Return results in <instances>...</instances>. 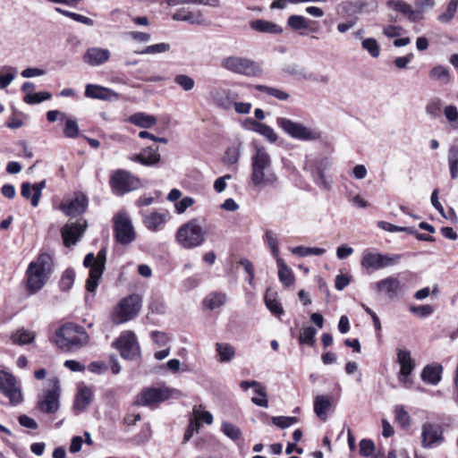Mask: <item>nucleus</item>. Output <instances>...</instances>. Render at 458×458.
Segmentation results:
<instances>
[{"label": "nucleus", "instance_id": "3", "mask_svg": "<svg viewBox=\"0 0 458 458\" xmlns=\"http://www.w3.org/2000/svg\"><path fill=\"white\" fill-rule=\"evenodd\" d=\"M53 267L50 255L41 253L26 270L27 290L30 294L38 292L47 283Z\"/></svg>", "mask_w": 458, "mask_h": 458}, {"label": "nucleus", "instance_id": "34", "mask_svg": "<svg viewBox=\"0 0 458 458\" xmlns=\"http://www.w3.org/2000/svg\"><path fill=\"white\" fill-rule=\"evenodd\" d=\"M276 264L278 267V277L280 282L285 285L290 286L294 282V276L293 270L285 264L284 259L277 258Z\"/></svg>", "mask_w": 458, "mask_h": 458}, {"label": "nucleus", "instance_id": "32", "mask_svg": "<svg viewBox=\"0 0 458 458\" xmlns=\"http://www.w3.org/2000/svg\"><path fill=\"white\" fill-rule=\"evenodd\" d=\"M428 78L430 81L438 82L441 85H447L452 80L449 70L443 65L434 66L428 72Z\"/></svg>", "mask_w": 458, "mask_h": 458}, {"label": "nucleus", "instance_id": "33", "mask_svg": "<svg viewBox=\"0 0 458 458\" xmlns=\"http://www.w3.org/2000/svg\"><path fill=\"white\" fill-rule=\"evenodd\" d=\"M250 28L259 32L269 34H281L283 32L281 26L265 20H255L251 21Z\"/></svg>", "mask_w": 458, "mask_h": 458}, {"label": "nucleus", "instance_id": "26", "mask_svg": "<svg viewBox=\"0 0 458 458\" xmlns=\"http://www.w3.org/2000/svg\"><path fill=\"white\" fill-rule=\"evenodd\" d=\"M174 21H186L192 25H200L204 18L200 11L191 12L186 8L178 9L172 16Z\"/></svg>", "mask_w": 458, "mask_h": 458}, {"label": "nucleus", "instance_id": "51", "mask_svg": "<svg viewBox=\"0 0 458 458\" xmlns=\"http://www.w3.org/2000/svg\"><path fill=\"white\" fill-rule=\"evenodd\" d=\"M265 241H266L267 246L269 247L273 257L276 259H277V258H280L279 257L278 240H277L276 234L274 232L267 230L265 233Z\"/></svg>", "mask_w": 458, "mask_h": 458}, {"label": "nucleus", "instance_id": "10", "mask_svg": "<svg viewBox=\"0 0 458 458\" xmlns=\"http://www.w3.org/2000/svg\"><path fill=\"white\" fill-rule=\"evenodd\" d=\"M60 381L52 377L47 379V389L42 398L38 402V408L41 412L54 414L59 410Z\"/></svg>", "mask_w": 458, "mask_h": 458}, {"label": "nucleus", "instance_id": "30", "mask_svg": "<svg viewBox=\"0 0 458 458\" xmlns=\"http://www.w3.org/2000/svg\"><path fill=\"white\" fill-rule=\"evenodd\" d=\"M442 366L439 364L427 365L421 372V379L431 385H437L441 380Z\"/></svg>", "mask_w": 458, "mask_h": 458}, {"label": "nucleus", "instance_id": "21", "mask_svg": "<svg viewBox=\"0 0 458 458\" xmlns=\"http://www.w3.org/2000/svg\"><path fill=\"white\" fill-rule=\"evenodd\" d=\"M111 57V52L107 48L98 47H89L82 56L85 64L90 66H100L106 63Z\"/></svg>", "mask_w": 458, "mask_h": 458}, {"label": "nucleus", "instance_id": "7", "mask_svg": "<svg viewBox=\"0 0 458 458\" xmlns=\"http://www.w3.org/2000/svg\"><path fill=\"white\" fill-rule=\"evenodd\" d=\"M276 124L290 137L302 141H315L321 138V131L317 128L307 127L304 124L285 117H277Z\"/></svg>", "mask_w": 458, "mask_h": 458}, {"label": "nucleus", "instance_id": "35", "mask_svg": "<svg viewBox=\"0 0 458 458\" xmlns=\"http://www.w3.org/2000/svg\"><path fill=\"white\" fill-rule=\"evenodd\" d=\"M457 10L458 0H449L444 12L437 15V21L441 24H449L454 19Z\"/></svg>", "mask_w": 458, "mask_h": 458}, {"label": "nucleus", "instance_id": "18", "mask_svg": "<svg viewBox=\"0 0 458 458\" xmlns=\"http://www.w3.org/2000/svg\"><path fill=\"white\" fill-rule=\"evenodd\" d=\"M397 361L400 364L398 379L405 387H410L411 380L409 376L415 368V362L411 357V352L407 350H398Z\"/></svg>", "mask_w": 458, "mask_h": 458}, {"label": "nucleus", "instance_id": "27", "mask_svg": "<svg viewBox=\"0 0 458 458\" xmlns=\"http://www.w3.org/2000/svg\"><path fill=\"white\" fill-rule=\"evenodd\" d=\"M331 400V396L324 394H318L314 398V412L322 421H326L327 420V412L332 406Z\"/></svg>", "mask_w": 458, "mask_h": 458}, {"label": "nucleus", "instance_id": "17", "mask_svg": "<svg viewBox=\"0 0 458 458\" xmlns=\"http://www.w3.org/2000/svg\"><path fill=\"white\" fill-rule=\"evenodd\" d=\"M176 390H171L167 387L146 388L138 395L135 403L142 406H152L170 398Z\"/></svg>", "mask_w": 458, "mask_h": 458}, {"label": "nucleus", "instance_id": "63", "mask_svg": "<svg viewBox=\"0 0 458 458\" xmlns=\"http://www.w3.org/2000/svg\"><path fill=\"white\" fill-rule=\"evenodd\" d=\"M409 310L412 314L417 315L420 318L428 317L434 312L433 307L428 304L420 306L411 305Z\"/></svg>", "mask_w": 458, "mask_h": 458}, {"label": "nucleus", "instance_id": "29", "mask_svg": "<svg viewBox=\"0 0 458 458\" xmlns=\"http://www.w3.org/2000/svg\"><path fill=\"white\" fill-rule=\"evenodd\" d=\"M92 401V391L87 386L81 387L76 394L73 408L81 412L84 411Z\"/></svg>", "mask_w": 458, "mask_h": 458}, {"label": "nucleus", "instance_id": "2", "mask_svg": "<svg viewBox=\"0 0 458 458\" xmlns=\"http://www.w3.org/2000/svg\"><path fill=\"white\" fill-rule=\"evenodd\" d=\"M89 336L83 327L67 323L62 326L54 337L55 344L63 351L74 352L85 346Z\"/></svg>", "mask_w": 458, "mask_h": 458}, {"label": "nucleus", "instance_id": "25", "mask_svg": "<svg viewBox=\"0 0 458 458\" xmlns=\"http://www.w3.org/2000/svg\"><path fill=\"white\" fill-rule=\"evenodd\" d=\"M378 292L386 293L389 298L395 297L402 290L401 282L394 276H388L376 284Z\"/></svg>", "mask_w": 458, "mask_h": 458}, {"label": "nucleus", "instance_id": "43", "mask_svg": "<svg viewBox=\"0 0 458 458\" xmlns=\"http://www.w3.org/2000/svg\"><path fill=\"white\" fill-rule=\"evenodd\" d=\"M291 252L294 255L300 257H307V256H320L326 252V250L318 247H304V246H297L290 249Z\"/></svg>", "mask_w": 458, "mask_h": 458}, {"label": "nucleus", "instance_id": "12", "mask_svg": "<svg viewBox=\"0 0 458 458\" xmlns=\"http://www.w3.org/2000/svg\"><path fill=\"white\" fill-rule=\"evenodd\" d=\"M114 230L116 241L123 245H127L135 239L136 233L131 221L123 211L114 216Z\"/></svg>", "mask_w": 458, "mask_h": 458}, {"label": "nucleus", "instance_id": "5", "mask_svg": "<svg viewBox=\"0 0 458 458\" xmlns=\"http://www.w3.org/2000/svg\"><path fill=\"white\" fill-rule=\"evenodd\" d=\"M206 233L198 218H192L181 225L176 233V242L184 249H193L204 243Z\"/></svg>", "mask_w": 458, "mask_h": 458}, {"label": "nucleus", "instance_id": "53", "mask_svg": "<svg viewBox=\"0 0 458 458\" xmlns=\"http://www.w3.org/2000/svg\"><path fill=\"white\" fill-rule=\"evenodd\" d=\"M52 98V95L47 91H41L38 93H29L27 94L23 101L28 105H35L41 103L43 101L48 100Z\"/></svg>", "mask_w": 458, "mask_h": 458}, {"label": "nucleus", "instance_id": "56", "mask_svg": "<svg viewBox=\"0 0 458 458\" xmlns=\"http://www.w3.org/2000/svg\"><path fill=\"white\" fill-rule=\"evenodd\" d=\"M444 114L454 130H458V109L455 106L448 105L444 108Z\"/></svg>", "mask_w": 458, "mask_h": 458}, {"label": "nucleus", "instance_id": "24", "mask_svg": "<svg viewBox=\"0 0 458 458\" xmlns=\"http://www.w3.org/2000/svg\"><path fill=\"white\" fill-rule=\"evenodd\" d=\"M387 4L390 8L406 15L411 21H418L423 18V13L420 10L413 9L411 4L403 0H391Z\"/></svg>", "mask_w": 458, "mask_h": 458}, {"label": "nucleus", "instance_id": "15", "mask_svg": "<svg viewBox=\"0 0 458 458\" xmlns=\"http://www.w3.org/2000/svg\"><path fill=\"white\" fill-rule=\"evenodd\" d=\"M0 392L9 399L12 405H17L22 402V394L17 386L16 378L4 370H0Z\"/></svg>", "mask_w": 458, "mask_h": 458}, {"label": "nucleus", "instance_id": "54", "mask_svg": "<svg viewBox=\"0 0 458 458\" xmlns=\"http://www.w3.org/2000/svg\"><path fill=\"white\" fill-rule=\"evenodd\" d=\"M221 429L226 437L233 441H236L242 436L241 429L237 426L227 421L222 423Z\"/></svg>", "mask_w": 458, "mask_h": 458}, {"label": "nucleus", "instance_id": "19", "mask_svg": "<svg viewBox=\"0 0 458 458\" xmlns=\"http://www.w3.org/2000/svg\"><path fill=\"white\" fill-rule=\"evenodd\" d=\"M209 97L216 106L224 110H229L233 105V100L238 98L231 89L222 87L211 89Z\"/></svg>", "mask_w": 458, "mask_h": 458}, {"label": "nucleus", "instance_id": "44", "mask_svg": "<svg viewBox=\"0 0 458 458\" xmlns=\"http://www.w3.org/2000/svg\"><path fill=\"white\" fill-rule=\"evenodd\" d=\"M143 165L150 166L157 164L160 160V155L157 148L148 147L142 150Z\"/></svg>", "mask_w": 458, "mask_h": 458}, {"label": "nucleus", "instance_id": "64", "mask_svg": "<svg viewBox=\"0 0 458 458\" xmlns=\"http://www.w3.org/2000/svg\"><path fill=\"white\" fill-rule=\"evenodd\" d=\"M64 133L67 138H75L78 136L79 126L74 119H66Z\"/></svg>", "mask_w": 458, "mask_h": 458}, {"label": "nucleus", "instance_id": "6", "mask_svg": "<svg viewBox=\"0 0 458 458\" xmlns=\"http://www.w3.org/2000/svg\"><path fill=\"white\" fill-rule=\"evenodd\" d=\"M141 304L142 298L137 293L122 299L111 314L112 321L119 325L133 319L140 312Z\"/></svg>", "mask_w": 458, "mask_h": 458}, {"label": "nucleus", "instance_id": "37", "mask_svg": "<svg viewBox=\"0 0 458 458\" xmlns=\"http://www.w3.org/2000/svg\"><path fill=\"white\" fill-rule=\"evenodd\" d=\"M129 122L141 128H150L157 123V118L154 115L145 113H136L129 117Z\"/></svg>", "mask_w": 458, "mask_h": 458}, {"label": "nucleus", "instance_id": "38", "mask_svg": "<svg viewBox=\"0 0 458 458\" xmlns=\"http://www.w3.org/2000/svg\"><path fill=\"white\" fill-rule=\"evenodd\" d=\"M447 162L452 179L458 178V146L452 144L448 148Z\"/></svg>", "mask_w": 458, "mask_h": 458}, {"label": "nucleus", "instance_id": "55", "mask_svg": "<svg viewBox=\"0 0 458 458\" xmlns=\"http://www.w3.org/2000/svg\"><path fill=\"white\" fill-rule=\"evenodd\" d=\"M443 106V102L440 98H433L428 102L426 105L425 110L427 114L429 116L436 118L440 115L441 110Z\"/></svg>", "mask_w": 458, "mask_h": 458}, {"label": "nucleus", "instance_id": "57", "mask_svg": "<svg viewBox=\"0 0 458 458\" xmlns=\"http://www.w3.org/2000/svg\"><path fill=\"white\" fill-rule=\"evenodd\" d=\"M394 416H395V420L401 425V427L407 428L410 426V423H411L410 415L404 410L403 405H396L394 407Z\"/></svg>", "mask_w": 458, "mask_h": 458}, {"label": "nucleus", "instance_id": "22", "mask_svg": "<svg viewBox=\"0 0 458 458\" xmlns=\"http://www.w3.org/2000/svg\"><path fill=\"white\" fill-rule=\"evenodd\" d=\"M88 207V199L83 194H78L67 204H62L61 209L66 216H76L85 212Z\"/></svg>", "mask_w": 458, "mask_h": 458}, {"label": "nucleus", "instance_id": "48", "mask_svg": "<svg viewBox=\"0 0 458 458\" xmlns=\"http://www.w3.org/2000/svg\"><path fill=\"white\" fill-rule=\"evenodd\" d=\"M192 420H197L199 422V420L204 421L205 423L210 425L213 423V415L207 411L203 410V406L201 404L195 405L192 409Z\"/></svg>", "mask_w": 458, "mask_h": 458}, {"label": "nucleus", "instance_id": "13", "mask_svg": "<svg viewBox=\"0 0 458 458\" xmlns=\"http://www.w3.org/2000/svg\"><path fill=\"white\" fill-rule=\"evenodd\" d=\"M400 259V255H385L367 250L363 252L360 264L366 269L378 270L393 266L398 263Z\"/></svg>", "mask_w": 458, "mask_h": 458}, {"label": "nucleus", "instance_id": "16", "mask_svg": "<svg viewBox=\"0 0 458 458\" xmlns=\"http://www.w3.org/2000/svg\"><path fill=\"white\" fill-rule=\"evenodd\" d=\"M421 446L431 449L440 445L444 440V429L441 425L425 422L421 427Z\"/></svg>", "mask_w": 458, "mask_h": 458}, {"label": "nucleus", "instance_id": "11", "mask_svg": "<svg viewBox=\"0 0 458 458\" xmlns=\"http://www.w3.org/2000/svg\"><path fill=\"white\" fill-rule=\"evenodd\" d=\"M140 185V180L138 177L123 169L114 171L110 178V186L113 191L119 195L135 191Z\"/></svg>", "mask_w": 458, "mask_h": 458}, {"label": "nucleus", "instance_id": "41", "mask_svg": "<svg viewBox=\"0 0 458 458\" xmlns=\"http://www.w3.org/2000/svg\"><path fill=\"white\" fill-rule=\"evenodd\" d=\"M226 301V295L223 293H209L204 300V305L209 310L223 306Z\"/></svg>", "mask_w": 458, "mask_h": 458}, {"label": "nucleus", "instance_id": "14", "mask_svg": "<svg viewBox=\"0 0 458 458\" xmlns=\"http://www.w3.org/2000/svg\"><path fill=\"white\" fill-rule=\"evenodd\" d=\"M123 359L133 360L140 356V348L136 335L132 331H124L113 344Z\"/></svg>", "mask_w": 458, "mask_h": 458}, {"label": "nucleus", "instance_id": "23", "mask_svg": "<svg viewBox=\"0 0 458 458\" xmlns=\"http://www.w3.org/2000/svg\"><path fill=\"white\" fill-rule=\"evenodd\" d=\"M240 386L243 391H246L249 388L253 387L254 392L257 394L261 395L262 398H256L254 396L251 398V402L259 407L267 408L268 406L267 389L259 382H258L256 380L242 381L240 384Z\"/></svg>", "mask_w": 458, "mask_h": 458}, {"label": "nucleus", "instance_id": "42", "mask_svg": "<svg viewBox=\"0 0 458 458\" xmlns=\"http://www.w3.org/2000/svg\"><path fill=\"white\" fill-rule=\"evenodd\" d=\"M35 339V333L24 328L18 329L12 335V340L17 344H27Z\"/></svg>", "mask_w": 458, "mask_h": 458}, {"label": "nucleus", "instance_id": "31", "mask_svg": "<svg viewBox=\"0 0 458 458\" xmlns=\"http://www.w3.org/2000/svg\"><path fill=\"white\" fill-rule=\"evenodd\" d=\"M85 96L90 98L106 100L109 99L112 96H115V93L99 85L88 84L85 89Z\"/></svg>", "mask_w": 458, "mask_h": 458}, {"label": "nucleus", "instance_id": "4", "mask_svg": "<svg viewBox=\"0 0 458 458\" xmlns=\"http://www.w3.org/2000/svg\"><path fill=\"white\" fill-rule=\"evenodd\" d=\"M106 261V249L102 248L97 256L93 253H88L83 260V265L86 267H90L89 278L86 281V289L88 293L92 295H86V302L92 301L94 293L98 286L99 280L105 270Z\"/></svg>", "mask_w": 458, "mask_h": 458}, {"label": "nucleus", "instance_id": "28", "mask_svg": "<svg viewBox=\"0 0 458 458\" xmlns=\"http://www.w3.org/2000/svg\"><path fill=\"white\" fill-rule=\"evenodd\" d=\"M166 221V214L159 212H151L143 216L145 226L153 232L163 229Z\"/></svg>", "mask_w": 458, "mask_h": 458}, {"label": "nucleus", "instance_id": "40", "mask_svg": "<svg viewBox=\"0 0 458 458\" xmlns=\"http://www.w3.org/2000/svg\"><path fill=\"white\" fill-rule=\"evenodd\" d=\"M265 304L267 308L275 316H281L284 313V309L281 303L276 299V293L271 291H267L265 295Z\"/></svg>", "mask_w": 458, "mask_h": 458}, {"label": "nucleus", "instance_id": "49", "mask_svg": "<svg viewBox=\"0 0 458 458\" xmlns=\"http://www.w3.org/2000/svg\"><path fill=\"white\" fill-rule=\"evenodd\" d=\"M170 50V45L168 43H158L155 45H150L145 47L144 49L140 51H135L136 54L139 55H155V54H161L165 53Z\"/></svg>", "mask_w": 458, "mask_h": 458}, {"label": "nucleus", "instance_id": "50", "mask_svg": "<svg viewBox=\"0 0 458 458\" xmlns=\"http://www.w3.org/2000/svg\"><path fill=\"white\" fill-rule=\"evenodd\" d=\"M361 47L373 58H377L380 55V47L377 41L373 38H368L363 39L361 42Z\"/></svg>", "mask_w": 458, "mask_h": 458}, {"label": "nucleus", "instance_id": "45", "mask_svg": "<svg viewBox=\"0 0 458 458\" xmlns=\"http://www.w3.org/2000/svg\"><path fill=\"white\" fill-rule=\"evenodd\" d=\"M255 88L257 90L267 93V95L272 96L282 101L287 100L290 97V95L286 91L277 88L267 87L265 85H257Z\"/></svg>", "mask_w": 458, "mask_h": 458}, {"label": "nucleus", "instance_id": "20", "mask_svg": "<svg viewBox=\"0 0 458 458\" xmlns=\"http://www.w3.org/2000/svg\"><path fill=\"white\" fill-rule=\"evenodd\" d=\"M86 221L80 220L66 224L62 229V236L66 246L75 244L83 234L86 228Z\"/></svg>", "mask_w": 458, "mask_h": 458}, {"label": "nucleus", "instance_id": "9", "mask_svg": "<svg viewBox=\"0 0 458 458\" xmlns=\"http://www.w3.org/2000/svg\"><path fill=\"white\" fill-rule=\"evenodd\" d=\"M331 162L327 157L311 158L305 157L303 170L310 172L314 182L323 190H329L331 182L327 179L325 172L330 167Z\"/></svg>", "mask_w": 458, "mask_h": 458}, {"label": "nucleus", "instance_id": "8", "mask_svg": "<svg viewBox=\"0 0 458 458\" xmlns=\"http://www.w3.org/2000/svg\"><path fill=\"white\" fill-rule=\"evenodd\" d=\"M221 66L233 73L247 77H256L262 73L260 65L255 61L238 55L226 56L221 61Z\"/></svg>", "mask_w": 458, "mask_h": 458}, {"label": "nucleus", "instance_id": "60", "mask_svg": "<svg viewBox=\"0 0 458 458\" xmlns=\"http://www.w3.org/2000/svg\"><path fill=\"white\" fill-rule=\"evenodd\" d=\"M377 226L381 228L382 230L387 231V232H405L411 234H413L415 233V230L412 227H406V226H397L393 224H390L388 222L380 221L377 223Z\"/></svg>", "mask_w": 458, "mask_h": 458}, {"label": "nucleus", "instance_id": "1", "mask_svg": "<svg viewBox=\"0 0 458 458\" xmlns=\"http://www.w3.org/2000/svg\"><path fill=\"white\" fill-rule=\"evenodd\" d=\"M250 161V182L254 189L259 191L277 190L280 187V178L265 147H256Z\"/></svg>", "mask_w": 458, "mask_h": 458}, {"label": "nucleus", "instance_id": "36", "mask_svg": "<svg viewBox=\"0 0 458 458\" xmlns=\"http://www.w3.org/2000/svg\"><path fill=\"white\" fill-rule=\"evenodd\" d=\"M216 351L219 362H230L235 356V348L227 343H217Z\"/></svg>", "mask_w": 458, "mask_h": 458}, {"label": "nucleus", "instance_id": "62", "mask_svg": "<svg viewBox=\"0 0 458 458\" xmlns=\"http://www.w3.org/2000/svg\"><path fill=\"white\" fill-rule=\"evenodd\" d=\"M357 7V4L351 1H344L336 6V13L340 17H345L352 13Z\"/></svg>", "mask_w": 458, "mask_h": 458}, {"label": "nucleus", "instance_id": "39", "mask_svg": "<svg viewBox=\"0 0 458 458\" xmlns=\"http://www.w3.org/2000/svg\"><path fill=\"white\" fill-rule=\"evenodd\" d=\"M249 122L251 123L253 131L264 136L270 142L276 141L277 136L273 128L265 123H261L251 119H250Z\"/></svg>", "mask_w": 458, "mask_h": 458}, {"label": "nucleus", "instance_id": "59", "mask_svg": "<svg viewBox=\"0 0 458 458\" xmlns=\"http://www.w3.org/2000/svg\"><path fill=\"white\" fill-rule=\"evenodd\" d=\"M174 82L185 91L191 90L195 86L194 80L186 74L176 75L174 77Z\"/></svg>", "mask_w": 458, "mask_h": 458}, {"label": "nucleus", "instance_id": "61", "mask_svg": "<svg viewBox=\"0 0 458 458\" xmlns=\"http://www.w3.org/2000/svg\"><path fill=\"white\" fill-rule=\"evenodd\" d=\"M75 273L72 269H66L60 280V288L63 291H68L74 283Z\"/></svg>", "mask_w": 458, "mask_h": 458}, {"label": "nucleus", "instance_id": "52", "mask_svg": "<svg viewBox=\"0 0 458 458\" xmlns=\"http://www.w3.org/2000/svg\"><path fill=\"white\" fill-rule=\"evenodd\" d=\"M317 331L312 327H306L301 330L299 342L301 344H308L312 346L315 342V335Z\"/></svg>", "mask_w": 458, "mask_h": 458}, {"label": "nucleus", "instance_id": "58", "mask_svg": "<svg viewBox=\"0 0 458 458\" xmlns=\"http://www.w3.org/2000/svg\"><path fill=\"white\" fill-rule=\"evenodd\" d=\"M3 70L7 71L8 72L0 75V89L7 88L14 80L17 73L16 68L13 66H4Z\"/></svg>", "mask_w": 458, "mask_h": 458}, {"label": "nucleus", "instance_id": "47", "mask_svg": "<svg viewBox=\"0 0 458 458\" xmlns=\"http://www.w3.org/2000/svg\"><path fill=\"white\" fill-rule=\"evenodd\" d=\"M55 11L66 17H69L71 19H72L73 21H77V22H80V23H82V24H85L87 26H93L95 24L94 21L87 16H84L82 14H80V13H72V12H70V11H66V10H64L60 7H56L55 8Z\"/></svg>", "mask_w": 458, "mask_h": 458}, {"label": "nucleus", "instance_id": "46", "mask_svg": "<svg viewBox=\"0 0 458 458\" xmlns=\"http://www.w3.org/2000/svg\"><path fill=\"white\" fill-rule=\"evenodd\" d=\"M287 25L293 30H308L309 21L304 16L293 14L288 17Z\"/></svg>", "mask_w": 458, "mask_h": 458}]
</instances>
